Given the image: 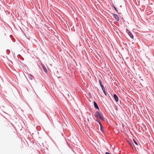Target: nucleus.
<instances>
[{
    "mask_svg": "<svg viewBox=\"0 0 154 154\" xmlns=\"http://www.w3.org/2000/svg\"><path fill=\"white\" fill-rule=\"evenodd\" d=\"M95 116L98 117H99L100 119L102 120H103L104 118L103 117V116L101 115L100 113L98 111H97L95 112Z\"/></svg>",
    "mask_w": 154,
    "mask_h": 154,
    "instance_id": "1",
    "label": "nucleus"
},
{
    "mask_svg": "<svg viewBox=\"0 0 154 154\" xmlns=\"http://www.w3.org/2000/svg\"><path fill=\"white\" fill-rule=\"evenodd\" d=\"M113 16L115 18V20L118 21L119 20V17L116 14H113Z\"/></svg>",
    "mask_w": 154,
    "mask_h": 154,
    "instance_id": "2",
    "label": "nucleus"
},
{
    "mask_svg": "<svg viewBox=\"0 0 154 154\" xmlns=\"http://www.w3.org/2000/svg\"><path fill=\"white\" fill-rule=\"evenodd\" d=\"M42 66L43 70L46 73H47V72H48L47 69H46V68L45 67V66L43 64H42Z\"/></svg>",
    "mask_w": 154,
    "mask_h": 154,
    "instance_id": "3",
    "label": "nucleus"
},
{
    "mask_svg": "<svg viewBox=\"0 0 154 154\" xmlns=\"http://www.w3.org/2000/svg\"><path fill=\"white\" fill-rule=\"evenodd\" d=\"M94 106L95 108L96 109L99 110V108L98 107V106L97 105V103H96V102L95 101H94Z\"/></svg>",
    "mask_w": 154,
    "mask_h": 154,
    "instance_id": "4",
    "label": "nucleus"
},
{
    "mask_svg": "<svg viewBox=\"0 0 154 154\" xmlns=\"http://www.w3.org/2000/svg\"><path fill=\"white\" fill-rule=\"evenodd\" d=\"M114 97L116 100V101L117 102L118 101V97L117 96L116 94H114L113 95Z\"/></svg>",
    "mask_w": 154,
    "mask_h": 154,
    "instance_id": "5",
    "label": "nucleus"
},
{
    "mask_svg": "<svg viewBox=\"0 0 154 154\" xmlns=\"http://www.w3.org/2000/svg\"><path fill=\"white\" fill-rule=\"evenodd\" d=\"M128 34L129 35V36L132 38H134L133 35L130 32H128Z\"/></svg>",
    "mask_w": 154,
    "mask_h": 154,
    "instance_id": "6",
    "label": "nucleus"
},
{
    "mask_svg": "<svg viewBox=\"0 0 154 154\" xmlns=\"http://www.w3.org/2000/svg\"><path fill=\"white\" fill-rule=\"evenodd\" d=\"M100 130L102 132H103V127H102V126L101 123H100Z\"/></svg>",
    "mask_w": 154,
    "mask_h": 154,
    "instance_id": "7",
    "label": "nucleus"
},
{
    "mask_svg": "<svg viewBox=\"0 0 154 154\" xmlns=\"http://www.w3.org/2000/svg\"><path fill=\"white\" fill-rule=\"evenodd\" d=\"M103 92H104V94L106 95V93L105 91V88H103V89H102Z\"/></svg>",
    "mask_w": 154,
    "mask_h": 154,
    "instance_id": "8",
    "label": "nucleus"
},
{
    "mask_svg": "<svg viewBox=\"0 0 154 154\" xmlns=\"http://www.w3.org/2000/svg\"><path fill=\"white\" fill-rule=\"evenodd\" d=\"M133 141L134 142V143L136 145H138V144L137 143V142L134 139H133Z\"/></svg>",
    "mask_w": 154,
    "mask_h": 154,
    "instance_id": "9",
    "label": "nucleus"
},
{
    "mask_svg": "<svg viewBox=\"0 0 154 154\" xmlns=\"http://www.w3.org/2000/svg\"><path fill=\"white\" fill-rule=\"evenodd\" d=\"M128 143L129 144V145H130V146L133 148L132 145L131 143L129 141H128Z\"/></svg>",
    "mask_w": 154,
    "mask_h": 154,
    "instance_id": "10",
    "label": "nucleus"
},
{
    "mask_svg": "<svg viewBox=\"0 0 154 154\" xmlns=\"http://www.w3.org/2000/svg\"><path fill=\"white\" fill-rule=\"evenodd\" d=\"M100 85L102 89L104 88L103 85L102 84Z\"/></svg>",
    "mask_w": 154,
    "mask_h": 154,
    "instance_id": "11",
    "label": "nucleus"
},
{
    "mask_svg": "<svg viewBox=\"0 0 154 154\" xmlns=\"http://www.w3.org/2000/svg\"><path fill=\"white\" fill-rule=\"evenodd\" d=\"M99 83H100V85L102 84V83H101V81L100 80L99 81Z\"/></svg>",
    "mask_w": 154,
    "mask_h": 154,
    "instance_id": "12",
    "label": "nucleus"
},
{
    "mask_svg": "<svg viewBox=\"0 0 154 154\" xmlns=\"http://www.w3.org/2000/svg\"><path fill=\"white\" fill-rule=\"evenodd\" d=\"M96 121L97 122H98L99 123V124H100V121H99V120H98V119H97L96 120Z\"/></svg>",
    "mask_w": 154,
    "mask_h": 154,
    "instance_id": "13",
    "label": "nucleus"
},
{
    "mask_svg": "<svg viewBox=\"0 0 154 154\" xmlns=\"http://www.w3.org/2000/svg\"><path fill=\"white\" fill-rule=\"evenodd\" d=\"M113 7H114L115 10L117 12L118 11V10L115 7H114V6H113Z\"/></svg>",
    "mask_w": 154,
    "mask_h": 154,
    "instance_id": "14",
    "label": "nucleus"
},
{
    "mask_svg": "<svg viewBox=\"0 0 154 154\" xmlns=\"http://www.w3.org/2000/svg\"><path fill=\"white\" fill-rule=\"evenodd\" d=\"M88 121L89 122V119H88Z\"/></svg>",
    "mask_w": 154,
    "mask_h": 154,
    "instance_id": "15",
    "label": "nucleus"
}]
</instances>
